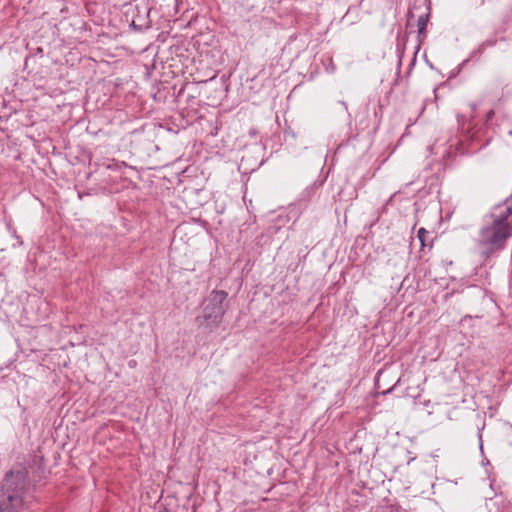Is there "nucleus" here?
Masks as SVG:
<instances>
[{"label": "nucleus", "instance_id": "1", "mask_svg": "<svg viewBox=\"0 0 512 512\" xmlns=\"http://www.w3.org/2000/svg\"><path fill=\"white\" fill-rule=\"evenodd\" d=\"M27 467L15 464L0 482V512H18L24 504L30 480Z\"/></svg>", "mask_w": 512, "mask_h": 512}, {"label": "nucleus", "instance_id": "2", "mask_svg": "<svg viewBox=\"0 0 512 512\" xmlns=\"http://www.w3.org/2000/svg\"><path fill=\"white\" fill-rule=\"evenodd\" d=\"M494 116L495 112L491 109L486 113L483 123L472 124L469 122L465 128V116L458 115L457 121L464 131V140L456 144L457 153L460 155H469L486 147L492 141L496 133L493 123Z\"/></svg>", "mask_w": 512, "mask_h": 512}, {"label": "nucleus", "instance_id": "3", "mask_svg": "<svg viewBox=\"0 0 512 512\" xmlns=\"http://www.w3.org/2000/svg\"><path fill=\"white\" fill-rule=\"evenodd\" d=\"M228 293L225 290H212L203 301L201 313L195 317V323L204 333L217 331L227 311Z\"/></svg>", "mask_w": 512, "mask_h": 512}, {"label": "nucleus", "instance_id": "4", "mask_svg": "<svg viewBox=\"0 0 512 512\" xmlns=\"http://www.w3.org/2000/svg\"><path fill=\"white\" fill-rule=\"evenodd\" d=\"M511 237L512 227L510 225H497L490 220L479 230L477 245L482 248V256L489 258L502 251Z\"/></svg>", "mask_w": 512, "mask_h": 512}, {"label": "nucleus", "instance_id": "5", "mask_svg": "<svg viewBox=\"0 0 512 512\" xmlns=\"http://www.w3.org/2000/svg\"><path fill=\"white\" fill-rule=\"evenodd\" d=\"M124 17L126 22L136 31H144L151 27L150 10L147 0L124 4Z\"/></svg>", "mask_w": 512, "mask_h": 512}, {"label": "nucleus", "instance_id": "6", "mask_svg": "<svg viewBox=\"0 0 512 512\" xmlns=\"http://www.w3.org/2000/svg\"><path fill=\"white\" fill-rule=\"evenodd\" d=\"M512 216V203L506 199L503 203L493 207V211L489 213L488 218L497 225H511L509 218Z\"/></svg>", "mask_w": 512, "mask_h": 512}, {"label": "nucleus", "instance_id": "7", "mask_svg": "<svg viewBox=\"0 0 512 512\" xmlns=\"http://www.w3.org/2000/svg\"><path fill=\"white\" fill-rule=\"evenodd\" d=\"M426 10L427 12L425 14H422L419 16L418 20H417V26H418V45H417V50H419L420 48V45L423 43V41L426 39L427 37V24L429 22V19H430V4L426 7ZM417 53V52H415ZM415 60H416V54H414V58H413V61H412V65H414L415 63Z\"/></svg>", "mask_w": 512, "mask_h": 512}, {"label": "nucleus", "instance_id": "8", "mask_svg": "<svg viewBox=\"0 0 512 512\" xmlns=\"http://www.w3.org/2000/svg\"><path fill=\"white\" fill-rule=\"evenodd\" d=\"M422 389L419 388V386H406L404 388L403 395L406 397H409L413 400L414 403H418V401L422 398Z\"/></svg>", "mask_w": 512, "mask_h": 512}, {"label": "nucleus", "instance_id": "9", "mask_svg": "<svg viewBox=\"0 0 512 512\" xmlns=\"http://www.w3.org/2000/svg\"><path fill=\"white\" fill-rule=\"evenodd\" d=\"M33 464L34 465H37L38 467V470H37V477L38 479H34L35 482L37 481H40L42 478L45 477V465H44V457L43 456H40V457H35L33 459Z\"/></svg>", "mask_w": 512, "mask_h": 512}, {"label": "nucleus", "instance_id": "10", "mask_svg": "<svg viewBox=\"0 0 512 512\" xmlns=\"http://www.w3.org/2000/svg\"><path fill=\"white\" fill-rule=\"evenodd\" d=\"M429 236V232L425 228H420L417 233V237L420 241L421 248L423 249L426 246V241Z\"/></svg>", "mask_w": 512, "mask_h": 512}, {"label": "nucleus", "instance_id": "11", "mask_svg": "<svg viewBox=\"0 0 512 512\" xmlns=\"http://www.w3.org/2000/svg\"><path fill=\"white\" fill-rule=\"evenodd\" d=\"M414 405L422 406L423 408H428L431 405V401L430 399H427L422 395L421 400L418 401V403H414Z\"/></svg>", "mask_w": 512, "mask_h": 512}, {"label": "nucleus", "instance_id": "12", "mask_svg": "<svg viewBox=\"0 0 512 512\" xmlns=\"http://www.w3.org/2000/svg\"><path fill=\"white\" fill-rule=\"evenodd\" d=\"M403 383L401 382V380H398L397 383L395 385H393L391 388H389L388 390L382 392L381 394L382 395H386V394H389L397 389H399L400 387H402Z\"/></svg>", "mask_w": 512, "mask_h": 512}, {"label": "nucleus", "instance_id": "13", "mask_svg": "<svg viewBox=\"0 0 512 512\" xmlns=\"http://www.w3.org/2000/svg\"><path fill=\"white\" fill-rule=\"evenodd\" d=\"M326 59L328 61V65H330V67H331L330 71L333 72L335 70V65L333 63L332 57L327 56ZM326 70L329 71V68H326Z\"/></svg>", "mask_w": 512, "mask_h": 512}, {"label": "nucleus", "instance_id": "14", "mask_svg": "<svg viewBox=\"0 0 512 512\" xmlns=\"http://www.w3.org/2000/svg\"><path fill=\"white\" fill-rule=\"evenodd\" d=\"M468 62V60H465L463 61L460 65H459V69L458 71H460L462 69V67Z\"/></svg>", "mask_w": 512, "mask_h": 512}, {"label": "nucleus", "instance_id": "15", "mask_svg": "<svg viewBox=\"0 0 512 512\" xmlns=\"http://www.w3.org/2000/svg\"><path fill=\"white\" fill-rule=\"evenodd\" d=\"M413 17H414V14H413L412 10H409V12H408V18H409V19H411V18H413Z\"/></svg>", "mask_w": 512, "mask_h": 512}, {"label": "nucleus", "instance_id": "16", "mask_svg": "<svg viewBox=\"0 0 512 512\" xmlns=\"http://www.w3.org/2000/svg\"><path fill=\"white\" fill-rule=\"evenodd\" d=\"M135 365H136V362H135V361H133V360H132V361H130V362H129V366H130V367H134Z\"/></svg>", "mask_w": 512, "mask_h": 512}, {"label": "nucleus", "instance_id": "17", "mask_svg": "<svg viewBox=\"0 0 512 512\" xmlns=\"http://www.w3.org/2000/svg\"><path fill=\"white\" fill-rule=\"evenodd\" d=\"M473 288H474V289H477L481 294H483L482 289H480V288H478V287H476V286H474Z\"/></svg>", "mask_w": 512, "mask_h": 512}, {"label": "nucleus", "instance_id": "18", "mask_svg": "<svg viewBox=\"0 0 512 512\" xmlns=\"http://www.w3.org/2000/svg\"><path fill=\"white\" fill-rule=\"evenodd\" d=\"M68 342H69V344H70V346H71V347H73V346H74V342H73L71 339H69V340H68Z\"/></svg>", "mask_w": 512, "mask_h": 512}, {"label": "nucleus", "instance_id": "19", "mask_svg": "<svg viewBox=\"0 0 512 512\" xmlns=\"http://www.w3.org/2000/svg\"><path fill=\"white\" fill-rule=\"evenodd\" d=\"M66 348H67V346H66V345H62V346H60V349H62V350L66 349Z\"/></svg>", "mask_w": 512, "mask_h": 512}, {"label": "nucleus", "instance_id": "20", "mask_svg": "<svg viewBox=\"0 0 512 512\" xmlns=\"http://www.w3.org/2000/svg\"><path fill=\"white\" fill-rule=\"evenodd\" d=\"M428 415H431L433 412L431 410L426 411Z\"/></svg>", "mask_w": 512, "mask_h": 512}, {"label": "nucleus", "instance_id": "21", "mask_svg": "<svg viewBox=\"0 0 512 512\" xmlns=\"http://www.w3.org/2000/svg\"><path fill=\"white\" fill-rule=\"evenodd\" d=\"M510 226L512 227V221H511V225Z\"/></svg>", "mask_w": 512, "mask_h": 512}]
</instances>
